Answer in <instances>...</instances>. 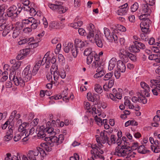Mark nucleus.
Returning <instances> with one entry per match:
<instances>
[{"label":"nucleus","mask_w":160,"mask_h":160,"mask_svg":"<svg viewBox=\"0 0 160 160\" xmlns=\"http://www.w3.org/2000/svg\"><path fill=\"white\" fill-rule=\"evenodd\" d=\"M39 152L41 154L42 153V157H44V154L45 153V151L43 149L41 148H39V149L35 150H30L28 151L27 157L25 155H21V157L22 158V160H28V158H29L30 160H37L36 157L38 154Z\"/></svg>","instance_id":"f257e3e1"},{"label":"nucleus","mask_w":160,"mask_h":160,"mask_svg":"<svg viewBox=\"0 0 160 160\" xmlns=\"http://www.w3.org/2000/svg\"><path fill=\"white\" fill-rule=\"evenodd\" d=\"M94 30H91L90 29L89 33L87 36V39H88L91 42H93L95 41L98 46L100 48L102 47V41L99 35L98 34H96L94 38Z\"/></svg>","instance_id":"f03ea898"},{"label":"nucleus","mask_w":160,"mask_h":160,"mask_svg":"<svg viewBox=\"0 0 160 160\" xmlns=\"http://www.w3.org/2000/svg\"><path fill=\"white\" fill-rule=\"evenodd\" d=\"M58 137L56 136H51L50 141L49 142L42 143L41 146L47 152H50L52 150V147L54 145V143H56V145L58 142Z\"/></svg>","instance_id":"7ed1b4c3"},{"label":"nucleus","mask_w":160,"mask_h":160,"mask_svg":"<svg viewBox=\"0 0 160 160\" xmlns=\"http://www.w3.org/2000/svg\"><path fill=\"white\" fill-rule=\"evenodd\" d=\"M49 7L53 11L58 12L59 13H64L67 11L66 8L61 5V2H55V4H49Z\"/></svg>","instance_id":"20e7f679"},{"label":"nucleus","mask_w":160,"mask_h":160,"mask_svg":"<svg viewBox=\"0 0 160 160\" xmlns=\"http://www.w3.org/2000/svg\"><path fill=\"white\" fill-rule=\"evenodd\" d=\"M130 53L128 51L121 48L119 50V57L121 60L124 62H126L128 61V57Z\"/></svg>","instance_id":"39448f33"},{"label":"nucleus","mask_w":160,"mask_h":160,"mask_svg":"<svg viewBox=\"0 0 160 160\" xmlns=\"http://www.w3.org/2000/svg\"><path fill=\"white\" fill-rule=\"evenodd\" d=\"M23 73L24 75V80L26 82L30 80L32 77V74L30 65L27 66L24 69Z\"/></svg>","instance_id":"423d86ee"},{"label":"nucleus","mask_w":160,"mask_h":160,"mask_svg":"<svg viewBox=\"0 0 160 160\" xmlns=\"http://www.w3.org/2000/svg\"><path fill=\"white\" fill-rule=\"evenodd\" d=\"M109 130L104 131L103 132H101L100 133V137L103 140L102 143H104L107 142L108 145H110L109 141L108 140V137L110 136Z\"/></svg>","instance_id":"0eeeda50"},{"label":"nucleus","mask_w":160,"mask_h":160,"mask_svg":"<svg viewBox=\"0 0 160 160\" xmlns=\"http://www.w3.org/2000/svg\"><path fill=\"white\" fill-rule=\"evenodd\" d=\"M16 9L17 7L14 5L9 8L7 11V15L8 17H17L18 13H17V11H16Z\"/></svg>","instance_id":"6e6552de"},{"label":"nucleus","mask_w":160,"mask_h":160,"mask_svg":"<svg viewBox=\"0 0 160 160\" xmlns=\"http://www.w3.org/2000/svg\"><path fill=\"white\" fill-rule=\"evenodd\" d=\"M20 73L18 74V72L17 73V76L13 78V82L16 86L20 85L21 86L23 87L25 85V81L20 77Z\"/></svg>","instance_id":"1a4fd4ad"},{"label":"nucleus","mask_w":160,"mask_h":160,"mask_svg":"<svg viewBox=\"0 0 160 160\" xmlns=\"http://www.w3.org/2000/svg\"><path fill=\"white\" fill-rule=\"evenodd\" d=\"M8 130L6 133V135L4 138V140L5 141H8L11 140L13 137V131L14 128L12 125H9L8 127Z\"/></svg>","instance_id":"9d476101"},{"label":"nucleus","mask_w":160,"mask_h":160,"mask_svg":"<svg viewBox=\"0 0 160 160\" xmlns=\"http://www.w3.org/2000/svg\"><path fill=\"white\" fill-rule=\"evenodd\" d=\"M140 85L141 87L144 89L141 92H142L143 93H144V95L147 97H149L150 95L148 92L150 91V88L149 86L144 82H141Z\"/></svg>","instance_id":"9b49d317"},{"label":"nucleus","mask_w":160,"mask_h":160,"mask_svg":"<svg viewBox=\"0 0 160 160\" xmlns=\"http://www.w3.org/2000/svg\"><path fill=\"white\" fill-rule=\"evenodd\" d=\"M128 4L126 3L119 7V9L118 10V14L120 15H123L126 13L128 9Z\"/></svg>","instance_id":"f8f14e48"},{"label":"nucleus","mask_w":160,"mask_h":160,"mask_svg":"<svg viewBox=\"0 0 160 160\" xmlns=\"http://www.w3.org/2000/svg\"><path fill=\"white\" fill-rule=\"evenodd\" d=\"M87 98L88 99L92 102L96 101L97 104H98L99 100V96L97 94H93L92 95L90 92H88L87 94Z\"/></svg>","instance_id":"ddd939ff"},{"label":"nucleus","mask_w":160,"mask_h":160,"mask_svg":"<svg viewBox=\"0 0 160 160\" xmlns=\"http://www.w3.org/2000/svg\"><path fill=\"white\" fill-rule=\"evenodd\" d=\"M112 94L111 93L112 96H115L117 99H121L122 98V90L120 88L118 89V91L115 88H113L112 90Z\"/></svg>","instance_id":"4468645a"},{"label":"nucleus","mask_w":160,"mask_h":160,"mask_svg":"<svg viewBox=\"0 0 160 160\" xmlns=\"http://www.w3.org/2000/svg\"><path fill=\"white\" fill-rule=\"evenodd\" d=\"M28 48H25L20 51L19 53L17 56L16 58L18 60L23 59L28 54Z\"/></svg>","instance_id":"2eb2a0df"},{"label":"nucleus","mask_w":160,"mask_h":160,"mask_svg":"<svg viewBox=\"0 0 160 160\" xmlns=\"http://www.w3.org/2000/svg\"><path fill=\"white\" fill-rule=\"evenodd\" d=\"M75 45L74 46L78 49L79 48L81 50H83L82 49L85 46V42L79 39H76L75 40Z\"/></svg>","instance_id":"dca6fc26"},{"label":"nucleus","mask_w":160,"mask_h":160,"mask_svg":"<svg viewBox=\"0 0 160 160\" xmlns=\"http://www.w3.org/2000/svg\"><path fill=\"white\" fill-rule=\"evenodd\" d=\"M123 62L122 60H119L117 63V67L118 69L122 72H124L126 68L125 64Z\"/></svg>","instance_id":"f3484780"},{"label":"nucleus","mask_w":160,"mask_h":160,"mask_svg":"<svg viewBox=\"0 0 160 160\" xmlns=\"http://www.w3.org/2000/svg\"><path fill=\"white\" fill-rule=\"evenodd\" d=\"M31 20L30 25L31 28L34 29H35L40 24V21L39 20L36 19L32 17Z\"/></svg>","instance_id":"a211bd4d"},{"label":"nucleus","mask_w":160,"mask_h":160,"mask_svg":"<svg viewBox=\"0 0 160 160\" xmlns=\"http://www.w3.org/2000/svg\"><path fill=\"white\" fill-rule=\"evenodd\" d=\"M134 43V45H132L129 47V50L131 52L134 53L139 52L140 51V49L137 45V42H136L135 41Z\"/></svg>","instance_id":"6ab92c4d"},{"label":"nucleus","mask_w":160,"mask_h":160,"mask_svg":"<svg viewBox=\"0 0 160 160\" xmlns=\"http://www.w3.org/2000/svg\"><path fill=\"white\" fill-rule=\"evenodd\" d=\"M141 8L142 12L150 13L151 12L150 7L145 2L142 4Z\"/></svg>","instance_id":"aec40b11"},{"label":"nucleus","mask_w":160,"mask_h":160,"mask_svg":"<svg viewBox=\"0 0 160 160\" xmlns=\"http://www.w3.org/2000/svg\"><path fill=\"white\" fill-rule=\"evenodd\" d=\"M139 94L143 98H142L141 97H138V100H140V102H142L144 104L147 103V100L144 96H145L144 94V93H143L142 92H138V96H139Z\"/></svg>","instance_id":"412c9836"},{"label":"nucleus","mask_w":160,"mask_h":160,"mask_svg":"<svg viewBox=\"0 0 160 160\" xmlns=\"http://www.w3.org/2000/svg\"><path fill=\"white\" fill-rule=\"evenodd\" d=\"M152 21L149 19H146L140 24V26L146 27H149L151 24Z\"/></svg>","instance_id":"4be33fe9"},{"label":"nucleus","mask_w":160,"mask_h":160,"mask_svg":"<svg viewBox=\"0 0 160 160\" xmlns=\"http://www.w3.org/2000/svg\"><path fill=\"white\" fill-rule=\"evenodd\" d=\"M138 151L139 153L144 154L149 152L150 151L148 150L145 149V147L144 145H141L138 148Z\"/></svg>","instance_id":"5701e85b"},{"label":"nucleus","mask_w":160,"mask_h":160,"mask_svg":"<svg viewBox=\"0 0 160 160\" xmlns=\"http://www.w3.org/2000/svg\"><path fill=\"white\" fill-rule=\"evenodd\" d=\"M33 38H26L21 40L20 41L18 42V44L19 45H21L28 42L29 41L32 42H33Z\"/></svg>","instance_id":"b1692460"},{"label":"nucleus","mask_w":160,"mask_h":160,"mask_svg":"<svg viewBox=\"0 0 160 160\" xmlns=\"http://www.w3.org/2000/svg\"><path fill=\"white\" fill-rule=\"evenodd\" d=\"M49 27L52 28L54 29H59L60 28V24L56 22H52L50 24Z\"/></svg>","instance_id":"393cba45"},{"label":"nucleus","mask_w":160,"mask_h":160,"mask_svg":"<svg viewBox=\"0 0 160 160\" xmlns=\"http://www.w3.org/2000/svg\"><path fill=\"white\" fill-rule=\"evenodd\" d=\"M7 13H5L4 12L0 16V24L5 22V21L6 20L8 17L7 15Z\"/></svg>","instance_id":"a878e982"},{"label":"nucleus","mask_w":160,"mask_h":160,"mask_svg":"<svg viewBox=\"0 0 160 160\" xmlns=\"http://www.w3.org/2000/svg\"><path fill=\"white\" fill-rule=\"evenodd\" d=\"M118 33L112 32V37L111 36V40H113L114 42L116 44L118 43Z\"/></svg>","instance_id":"bb28decb"},{"label":"nucleus","mask_w":160,"mask_h":160,"mask_svg":"<svg viewBox=\"0 0 160 160\" xmlns=\"http://www.w3.org/2000/svg\"><path fill=\"white\" fill-rule=\"evenodd\" d=\"M155 39L152 38H150L148 42L150 45H157V46L160 47V37L158 38V42L155 43Z\"/></svg>","instance_id":"cd10ccee"},{"label":"nucleus","mask_w":160,"mask_h":160,"mask_svg":"<svg viewBox=\"0 0 160 160\" xmlns=\"http://www.w3.org/2000/svg\"><path fill=\"white\" fill-rule=\"evenodd\" d=\"M95 55V53L94 52H93V53H92L90 55L88 56L87 59V62L88 65L90 64L92 61L93 58H94V56Z\"/></svg>","instance_id":"c85d7f7f"},{"label":"nucleus","mask_w":160,"mask_h":160,"mask_svg":"<svg viewBox=\"0 0 160 160\" xmlns=\"http://www.w3.org/2000/svg\"><path fill=\"white\" fill-rule=\"evenodd\" d=\"M78 49L76 48L75 47L72 45V47L71 48V51L72 53V55L74 58H76L77 56L78 52Z\"/></svg>","instance_id":"c756f323"},{"label":"nucleus","mask_w":160,"mask_h":160,"mask_svg":"<svg viewBox=\"0 0 160 160\" xmlns=\"http://www.w3.org/2000/svg\"><path fill=\"white\" fill-rule=\"evenodd\" d=\"M39 68L40 65L38 63L36 64L33 67L32 70V76H34L36 74L39 70Z\"/></svg>","instance_id":"7c9ffc66"},{"label":"nucleus","mask_w":160,"mask_h":160,"mask_svg":"<svg viewBox=\"0 0 160 160\" xmlns=\"http://www.w3.org/2000/svg\"><path fill=\"white\" fill-rule=\"evenodd\" d=\"M24 27V26L23 25V24L22 22H16L15 29L18 30L19 32H21V30H22Z\"/></svg>","instance_id":"2f4dec72"},{"label":"nucleus","mask_w":160,"mask_h":160,"mask_svg":"<svg viewBox=\"0 0 160 160\" xmlns=\"http://www.w3.org/2000/svg\"><path fill=\"white\" fill-rule=\"evenodd\" d=\"M130 125L133 126H137L138 125V122L135 120H129L125 124V126L126 127H128Z\"/></svg>","instance_id":"473e14b6"},{"label":"nucleus","mask_w":160,"mask_h":160,"mask_svg":"<svg viewBox=\"0 0 160 160\" xmlns=\"http://www.w3.org/2000/svg\"><path fill=\"white\" fill-rule=\"evenodd\" d=\"M104 30L105 37L107 39L109 40L110 38V31L109 29L107 28H104Z\"/></svg>","instance_id":"72a5a7b5"},{"label":"nucleus","mask_w":160,"mask_h":160,"mask_svg":"<svg viewBox=\"0 0 160 160\" xmlns=\"http://www.w3.org/2000/svg\"><path fill=\"white\" fill-rule=\"evenodd\" d=\"M72 43L71 42H69L66 46H65L64 48L65 52L66 53H68L70 51V50H71V48L72 47Z\"/></svg>","instance_id":"f704fd0d"},{"label":"nucleus","mask_w":160,"mask_h":160,"mask_svg":"<svg viewBox=\"0 0 160 160\" xmlns=\"http://www.w3.org/2000/svg\"><path fill=\"white\" fill-rule=\"evenodd\" d=\"M103 65V62L102 61H100V62H93L92 64V67L95 68H96L99 66H102Z\"/></svg>","instance_id":"c9c22d12"},{"label":"nucleus","mask_w":160,"mask_h":160,"mask_svg":"<svg viewBox=\"0 0 160 160\" xmlns=\"http://www.w3.org/2000/svg\"><path fill=\"white\" fill-rule=\"evenodd\" d=\"M95 91L97 93L100 94L103 90L101 86L99 84H96L94 88Z\"/></svg>","instance_id":"e433bc0d"},{"label":"nucleus","mask_w":160,"mask_h":160,"mask_svg":"<svg viewBox=\"0 0 160 160\" xmlns=\"http://www.w3.org/2000/svg\"><path fill=\"white\" fill-rule=\"evenodd\" d=\"M117 63V60L115 58H112L111 59V70L115 67Z\"/></svg>","instance_id":"4c0bfd02"},{"label":"nucleus","mask_w":160,"mask_h":160,"mask_svg":"<svg viewBox=\"0 0 160 160\" xmlns=\"http://www.w3.org/2000/svg\"><path fill=\"white\" fill-rule=\"evenodd\" d=\"M150 82L152 84V86L153 85L155 86V85L154 84V83H155L156 84V87L160 88V80L156 79H152L151 80Z\"/></svg>","instance_id":"58836bf2"},{"label":"nucleus","mask_w":160,"mask_h":160,"mask_svg":"<svg viewBox=\"0 0 160 160\" xmlns=\"http://www.w3.org/2000/svg\"><path fill=\"white\" fill-rule=\"evenodd\" d=\"M138 3L136 2L134 3L131 7V11L135 12L136 11L138 8Z\"/></svg>","instance_id":"ea45409f"},{"label":"nucleus","mask_w":160,"mask_h":160,"mask_svg":"<svg viewBox=\"0 0 160 160\" xmlns=\"http://www.w3.org/2000/svg\"><path fill=\"white\" fill-rule=\"evenodd\" d=\"M95 120L99 126L102 125V121L101 117H99L96 115L94 118Z\"/></svg>","instance_id":"a19ab883"},{"label":"nucleus","mask_w":160,"mask_h":160,"mask_svg":"<svg viewBox=\"0 0 160 160\" xmlns=\"http://www.w3.org/2000/svg\"><path fill=\"white\" fill-rule=\"evenodd\" d=\"M92 53H93V52H92V48H86L84 50L83 54L84 55L88 56Z\"/></svg>","instance_id":"79ce46f5"},{"label":"nucleus","mask_w":160,"mask_h":160,"mask_svg":"<svg viewBox=\"0 0 160 160\" xmlns=\"http://www.w3.org/2000/svg\"><path fill=\"white\" fill-rule=\"evenodd\" d=\"M28 125V123L26 122H23L19 126L18 128V131H22V129H26L25 128Z\"/></svg>","instance_id":"37998d69"},{"label":"nucleus","mask_w":160,"mask_h":160,"mask_svg":"<svg viewBox=\"0 0 160 160\" xmlns=\"http://www.w3.org/2000/svg\"><path fill=\"white\" fill-rule=\"evenodd\" d=\"M142 12V14L139 16V18L140 20H143V21L146 19H148L147 18L148 16H149V14L148 13H144Z\"/></svg>","instance_id":"c03bdc74"},{"label":"nucleus","mask_w":160,"mask_h":160,"mask_svg":"<svg viewBox=\"0 0 160 160\" xmlns=\"http://www.w3.org/2000/svg\"><path fill=\"white\" fill-rule=\"evenodd\" d=\"M31 18H32V17L29 18L28 19L23 20L22 22V23L23 24V25L24 27H26L27 26L26 25H29L30 26L31 23V21L32 20Z\"/></svg>","instance_id":"a18cd8bd"},{"label":"nucleus","mask_w":160,"mask_h":160,"mask_svg":"<svg viewBox=\"0 0 160 160\" xmlns=\"http://www.w3.org/2000/svg\"><path fill=\"white\" fill-rule=\"evenodd\" d=\"M140 27L141 28L142 31L143 32L142 33L147 34L149 33L150 30H149V27H142L141 26H140Z\"/></svg>","instance_id":"49530a36"},{"label":"nucleus","mask_w":160,"mask_h":160,"mask_svg":"<svg viewBox=\"0 0 160 160\" xmlns=\"http://www.w3.org/2000/svg\"><path fill=\"white\" fill-rule=\"evenodd\" d=\"M21 65V62H20L18 61L15 62V63L12 66V68L14 70H16L19 68Z\"/></svg>","instance_id":"de8ad7c7"},{"label":"nucleus","mask_w":160,"mask_h":160,"mask_svg":"<svg viewBox=\"0 0 160 160\" xmlns=\"http://www.w3.org/2000/svg\"><path fill=\"white\" fill-rule=\"evenodd\" d=\"M38 132V136L40 138H44L46 136V134L44 133V132L43 131H38L36 130V132Z\"/></svg>","instance_id":"09e8293b"},{"label":"nucleus","mask_w":160,"mask_h":160,"mask_svg":"<svg viewBox=\"0 0 160 160\" xmlns=\"http://www.w3.org/2000/svg\"><path fill=\"white\" fill-rule=\"evenodd\" d=\"M97 72L98 73L95 74L94 76V77L95 78H98L99 77H101L104 74L103 71H101V72L99 71V72Z\"/></svg>","instance_id":"8fccbe9b"},{"label":"nucleus","mask_w":160,"mask_h":160,"mask_svg":"<svg viewBox=\"0 0 160 160\" xmlns=\"http://www.w3.org/2000/svg\"><path fill=\"white\" fill-rule=\"evenodd\" d=\"M145 2L149 6L153 5L155 3V0H144Z\"/></svg>","instance_id":"3c124183"},{"label":"nucleus","mask_w":160,"mask_h":160,"mask_svg":"<svg viewBox=\"0 0 160 160\" xmlns=\"http://www.w3.org/2000/svg\"><path fill=\"white\" fill-rule=\"evenodd\" d=\"M58 143L57 144V146L59 144H61L62 142L64 139V136L63 135L60 134L59 135L58 138Z\"/></svg>","instance_id":"603ef678"},{"label":"nucleus","mask_w":160,"mask_h":160,"mask_svg":"<svg viewBox=\"0 0 160 160\" xmlns=\"http://www.w3.org/2000/svg\"><path fill=\"white\" fill-rule=\"evenodd\" d=\"M127 150L125 149L124 150H121L120 152H119V154H117V155L119 156L124 157L127 154Z\"/></svg>","instance_id":"864d4df0"},{"label":"nucleus","mask_w":160,"mask_h":160,"mask_svg":"<svg viewBox=\"0 0 160 160\" xmlns=\"http://www.w3.org/2000/svg\"><path fill=\"white\" fill-rule=\"evenodd\" d=\"M28 42V44L29 46V48H34L38 46V42Z\"/></svg>","instance_id":"5fc2aeb1"},{"label":"nucleus","mask_w":160,"mask_h":160,"mask_svg":"<svg viewBox=\"0 0 160 160\" xmlns=\"http://www.w3.org/2000/svg\"><path fill=\"white\" fill-rule=\"evenodd\" d=\"M20 32L15 29L12 33V37L13 38H17L20 33Z\"/></svg>","instance_id":"6e6d98bb"},{"label":"nucleus","mask_w":160,"mask_h":160,"mask_svg":"<svg viewBox=\"0 0 160 160\" xmlns=\"http://www.w3.org/2000/svg\"><path fill=\"white\" fill-rule=\"evenodd\" d=\"M23 8L24 10L26 11H29L30 12V13H32V10H34V8H31L30 7L28 6H28H24L23 5Z\"/></svg>","instance_id":"4d7b16f0"},{"label":"nucleus","mask_w":160,"mask_h":160,"mask_svg":"<svg viewBox=\"0 0 160 160\" xmlns=\"http://www.w3.org/2000/svg\"><path fill=\"white\" fill-rule=\"evenodd\" d=\"M26 129H22V131H18L20 133L19 134L20 136H24L25 134V136L28 137L29 136V134L27 132H26Z\"/></svg>","instance_id":"13d9d810"},{"label":"nucleus","mask_w":160,"mask_h":160,"mask_svg":"<svg viewBox=\"0 0 160 160\" xmlns=\"http://www.w3.org/2000/svg\"><path fill=\"white\" fill-rule=\"evenodd\" d=\"M131 150H135L138 149V143L137 142H135L132 143L131 145Z\"/></svg>","instance_id":"bf43d9fd"},{"label":"nucleus","mask_w":160,"mask_h":160,"mask_svg":"<svg viewBox=\"0 0 160 160\" xmlns=\"http://www.w3.org/2000/svg\"><path fill=\"white\" fill-rule=\"evenodd\" d=\"M136 42H137V45L139 49H143L145 48V46L144 44L137 41H136Z\"/></svg>","instance_id":"052dcab7"},{"label":"nucleus","mask_w":160,"mask_h":160,"mask_svg":"<svg viewBox=\"0 0 160 160\" xmlns=\"http://www.w3.org/2000/svg\"><path fill=\"white\" fill-rule=\"evenodd\" d=\"M110 83V81L108 82V84L106 83L103 86V88L104 91L108 92L109 91V89L110 88L109 87V84Z\"/></svg>","instance_id":"680f3d73"},{"label":"nucleus","mask_w":160,"mask_h":160,"mask_svg":"<svg viewBox=\"0 0 160 160\" xmlns=\"http://www.w3.org/2000/svg\"><path fill=\"white\" fill-rule=\"evenodd\" d=\"M6 28L5 29L7 30L8 32H9V33L10 32L11 30H12L14 28L12 25V24L10 25L6 24Z\"/></svg>","instance_id":"e2e57ef3"},{"label":"nucleus","mask_w":160,"mask_h":160,"mask_svg":"<svg viewBox=\"0 0 160 160\" xmlns=\"http://www.w3.org/2000/svg\"><path fill=\"white\" fill-rule=\"evenodd\" d=\"M78 32L80 35L85 36L86 32L85 30L82 28H79L78 30Z\"/></svg>","instance_id":"0e129e2a"},{"label":"nucleus","mask_w":160,"mask_h":160,"mask_svg":"<svg viewBox=\"0 0 160 160\" xmlns=\"http://www.w3.org/2000/svg\"><path fill=\"white\" fill-rule=\"evenodd\" d=\"M140 37L141 39L144 41H146L148 40L147 38L148 36L147 34L142 33L140 34Z\"/></svg>","instance_id":"69168bd1"},{"label":"nucleus","mask_w":160,"mask_h":160,"mask_svg":"<svg viewBox=\"0 0 160 160\" xmlns=\"http://www.w3.org/2000/svg\"><path fill=\"white\" fill-rule=\"evenodd\" d=\"M129 54L128 59V58H129L132 61H135L136 60V56L131 53Z\"/></svg>","instance_id":"338daca9"},{"label":"nucleus","mask_w":160,"mask_h":160,"mask_svg":"<svg viewBox=\"0 0 160 160\" xmlns=\"http://www.w3.org/2000/svg\"><path fill=\"white\" fill-rule=\"evenodd\" d=\"M117 27L118 30L122 32H125L126 30V28L122 25H118Z\"/></svg>","instance_id":"774afa93"}]
</instances>
